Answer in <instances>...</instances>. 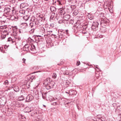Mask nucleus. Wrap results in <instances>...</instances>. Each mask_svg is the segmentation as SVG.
Instances as JSON below:
<instances>
[{"instance_id": "13", "label": "nucleus", "mask_w": 121, "mask_h": 121, "mask_svg": "<svg viewBox=\"0 0 121 121\" xmlns=\"http://www.w3.org/2000/svg\"><path fill=\"white\" fill-rule=\"evenodd\" d=\"M8 42H10V43H13L14 42L12 40V39L11 37H10L8 38Z\"/></svg>"}, {"instance_id": "9", "label": "nucleus", "mask_w": 121, "mask_h": 121, "mask_svg": "<svg viewBox=\"0 0 121 121\" xmlns=\"http://www.w3.org/2000/svg\"><path fill=\"white\" fill-rule=\"evenodd\" d=\"M14 91L16 92L18 91L19 90V87L17 86H14L13 88Z\"/></svg>"}, {"instance_id": "48", "label": "nucleus", "mask_w": 121, "mask_h": 121, "mask_svg": "<svg viewBox=\"0 0 121 121\" xmlns=\"http://www.w3.org/2000/svg\"><path fill=\"white\" fill-rule=\"evenodd\" d=\"M97 66H98L96 65V68L99 69L97 67Z\"/></svg>"}, {"instance_id": "37", "label": "nucleus", "mask_w": 121, "mask_h": 121, "mask_svg": "<svg viewBox=\"0 0 121 121\" xmlns=\"http://www.w3.org/2000/svg\"><path fill=\"white\" fill-rule=\"evenodd\" d=\"M21 118H22V119H24V118H25V119H26V117H25L24 116H22V115H21Z\"/></svg>"}, {"instance_id": "29", "label": "nucleus", "mask_w": 121, "mask_h": 121, "mask_svg": "<svg viewBox=\"0 0 121 121\" xmlns=\"http://www.w3.org/2000/svg\"><path fill=\"white\" fill-rule=\"evenodd\" d=\"M56 77V75L55 73H53L52 75V77L54 79H55Z\"/></svg>"}, {"instance_id": "23", "label": "nucleus", "mask_w": 121, "mask_h": 121, "mask_svg": "<svg viewBox=\"0 0 121 121\" xmlns=\"http://www.w3.org/2000/svg\"><path fill=\"white\" fill-rule=\"evenodd\" d=\"M49 82H50V83L51 84V86H52V88L54 86L55 83L52 81H50Z\"/></svg>"}, {"instance_id": "43", "label": "nucleus", "mask_w": 121, "mask_h": 121, "mask_svg": "<svg viewBox=\"0 0 121 121\" xmlns=\"http://www.w3.org/2000/svg\"><path fill=\"white\" fill-rule=\"evenodd\" d=\"M58 22L59 23H62V21H59Z\"/></svg>"}, {"instance_id": "7", "label": "nucleus", "mask_w": 121, "mask_h": 121, "mask_svg": "<svg viewBox=\"0 0 121 121\" xmlns=\"http://www.w3.org/2000/svg\"><path fill=\"white\" fill-rule=\"evenodd\" d=\"M13 35L15 38L17 39V32L16 30H15L13 31Z\"/></svg>"}, {"instance_id": "3", "label": "nucleus", "mask_w": 121, "mask_h": 121, "mask_svg": "<svg viewBox=\"0 0 121 121\" xmlns=\"http://www.w3.org/2000/svg\"><path fill=\"white\" fill-rule=\"evenodd\" d=\"M34 97L31 95H28L26 98V101L29 102L31 101L33 99Z\"/></svg>"}, {"instance_id": "5", "label": "nucleus", "mask_w": 121, "mask_h": 121, "mask_svg": "<svg viewBox=\"0 0 121 121\" xmlns=\"http://www.w3.org/2000/svg\"><path fill=\"white\" fill-rule=\"evenodd\" d=\"M70 18V15L69 14H66L64 16L63 18L66 21H68Z\"/></svg>"}, {"instance_id": "31", "label": "nucleus", "mask_w": 121, "mask_h": 121, "mask_svg": "<svg viewBox=\"0 0 121 121\" xmlns=\"http://www.w3.org/2000/svg\"><path fill=\"white\" fill-rule=\"evenodd\" d=\"M59 15L58 14L56 13L55 16V17L57 19H58L59 18Z\"/></svg>"}, {"instance_id": "4", "label": "nucleus", "mask_w": 121, "mask_h": 121, "mask_svg": "<svg viewBox=\"0 0 121 121\" xmlns=\"http://www.w3.org/2000/svg\"><path fill=\"white\" fill-rule=\"evenodd\" d=\"M30 45L27 44H25L23 48V50L26 51H30Z\"/></svg>"}, {"instance_id": "18", "label": "nucleus", "mask_w": 121, "mask_h": 121, "mask_svg": "<svg viewBox=\"0 0 121 121\" xmlns=\"http://www.w3.org/2000/svg\"><path fill=\"white\" fill-rule=\"evenodd\" d=\"M24 99L23 95H21L20 97H19L18 99L20 101L23 100H24Z\"/></svg>"}, {"instance_id": "42", "label": "nucleus", "mask_w": 121, "mask_h": 121, "mask_svg": "<svg viewBox=\"0 0 121 121\" xmlns=\"http://www.w3.org/2000/svg\"><path fill=\"white\" fill-rule=\"evenodd\" d=\"M0 10H4L3 8L0 6Z\"/></svg>"}, {"instance_id": "39", "label": "nucleus", "mask_w": 121, "mask_h": 121, "mask_svg": "<svg viewBox=\"0 0 121 121\" xmlns=\"http://www.w3.org/2000/svg\"><path fill=\"white\" fill-rule=\"evenodd\" d=\"M30 41L32 43L35 42L32 39H31V40H30Z\"/></svg>"}, {"instance_id": "60", "label": "nucleus", "mask_w": 121, "mask_h": 121, "mask_svg": "<svg viewBox=\"0 0 121 121\" xmlns=\"http://www.w3.org/2000/svg\"><path fill=\"white\" fill-rule=\"evenodd\" d=\"M56 3V1H55V2H54V3Z\"/></svg>"}, {"instance_id": "22", "label": "nucleus", "mask_w": 121, "mask_h": 121, "mask_svg": "<svg viewBox=\"0 0 121 121\" xmlns=\"http://www.w3.org/2000/svg\"><path fill=\"white\" fill-rule=\"evenodd\" d=\"M13 92H10L9 93V95L10 98L13 97Z\"/></svg>"}, {"instance_id": "46", "label": "nucleus", "mask_w": 121, "mask_h": 121, "mask_svg": "<svg viewBox=\"0 0 121 121\" xmlns=\"http://www.w3.org/2000/svg\"><path fill=\"white\" fill-rule=\"evenodd\" d=\"M63 10H60V12L61 13H62V12H63Z\"/></svg>"}, {"instance_id": "28", "label": "nucleus", "mask_w": 121, "mask_h": 121, "mask_svg": "<svg viewBox=\"0 0 121 121\" xmlns=\"http://www.w3.org/2000/svg\"><path fill=\"white\" fill-rule=\"evenodd\" d=\"M19 13L21 14H24L25 13V11L24 10H21L20 11Z\"/></svg>"}, {"instance_id": "20", "label": "nucleus", "mask_w": 121, "mask_h": 121, "mask_svg": "<svg viewBox=\"0 0 121 121\" xmlns=\"http://www.w3.org/2000/svg\"><path fill=\"white\" fill-rule=\"evenodd\" d=\"M29 16L27 15L23 17L24 19L26 21L28 20L29 18Z\"/></svg>"}, {"instance_id": "59", "label": "nucleus", "mask_w": 121, "mask_h": 121, "mask_svg": "<svg viewBox=\"0 0 121 121\" xmlns=\"http://www.w3.org/2000/svg\"><path fill=\"white\" fill-rule=\"evenodd\" d=\"M46 0V1H48V0Z\"/></svg>"}, {"instance_id": "38", "label": "nucleus", "mask_w": 121, "mask_h": 121, "mask_svg": "<svg viewBox=\"0 0 121 121\" xmlns=\"http://www.w3.org/2000/svg\"><path fill=\"white\" fill-rule=\"evenodd\" d=\"M73 21L72 20H71L70 21V24H73Z\"/></svg>"}, {"instance_id": "1", "label": "nucleus", "mask_w": 121, "mask_h": 121, "mask_svg": "<svg viewBox=\"0 0 121 121\" xmlns=\"http://www.w3.org/2000/svg\"><path fill=\"white\" fill-rule=\"evenodd\" d=\"M50 81V79L49 78H47L44 81V84L45 86L47 89H49L52 88V86H51V84L49 82Z\"/></svg>"}, {"instance_id": "61", "label": "nucleus", "mask_w": 121, "mask_h": 121, "mask_svg": "<svg viewBox=\"0 0 121 121\" xmlns=\"http://www.w3.org/2000/svg\"><path fill=\"white\" fill-rule=\"evenodd\" d=\"M39 36H40V37L41 36H39Z\"/></svg>"}, {"instance_id": "26", "label": "nucleus", "mask_w": 121, "mask_h": 121, "mask_svg": "<svg viewBox=\"0 0 121 121\" xmlns=\"http://www.w3.org/2000/svg\"><path fill=\"white\" fill-rule=\"evenodd\" d=\"M63 74L65 75H68L69 73L68 71H65L63 72Z\"/></svg>"}, {"instance_id": "51", "label": "nucleus", "mask_w": 121, "mask_h": 121, "mask_svg": "<svg viewBox=\"0 0 121 121\" xmlns=\"http://www.w3.org/2000/svg\"><path fill=\"white\" fill-rule=\"evenodd\" d=\"M61 64V63H60V64H58V65H60Z\"/></svg>"}, {"instance_id": "40", "label": "nucleus", "mask_w": 121, "mask_h": 121, "mask_svg": "<svg viewBox=\"0 0 121 121\" xmlns=\"http://www.w3.org/2000/svg\"><path fill=\"white\" fill-rule=\"evenodd\" d=\"M56 102H55L53 103H52L51 104L54 105H56Z\"/></svg>"}, {"instance_id": "47", "label": "nucleus", "mask_w": 121, "mask_h": 121, "mask_svg": "<svg viewBox=\"0 0 121 121\" xmlns=\"http://www.w3.org/2000/svg\"><path fill=\"white\" fill-rule=\"evenodd\" d=\"M83 33H84V34H86V33L87 32H83Z\"/></svg>"}, {"instance_id": "54", "label": "nucleus", "mask_w": 121, "mask_h": 121, "mask_svg": "<svg viewBox=\"0 0 121 121\" xmlns=\"http://www.w3.org/2000/svg\"><path fill=\"white\" fill-rule=\"evenodd\" d=\"M66 33H67V32L68 31V30H66Z\"/></svg>"}, {"instance_id": "16", "label": "nucleus", "mask_w": 121, "mask_h": 121, "mask_svg": "<svg viewBox=\"0 0 121 121\" xmlns=\"http://www.w3.org/2000/svg\"><path fill=\"white\" fill-rule=\"evenodd\" d=\"M35 77L34 76H30V77L29 80L31 82L32 81V80L35 79Z\"/></svg>"}, {"instance_id": "21", "label": "nucleus", "mask_w": 121, "mask_h": 121, "mask_svg": "<svg viewBox=\"0 0 121 121\" xmlns=\"http://www.w3.org/2000/svg\"><path fill=\"white\" fill-rule=\"evenodd\" d=\"M55 13H52L51 16L50 17V18L53 20V18L55 17Z\"/></svg>"}, {"instance_id": "11", "label": "nucleus", "mask_w": 121, "mask_h": 121, "mask_svg": "<svg viewBox=\"0 0 121 121\" xmlns=\"http://www.w3.org/2000/svg\"><path fill=\"white\" fill-rule=\"evenodd\" d=\"M10 17V19L12 20H14L16 19V17L13 15H11Z\"/></svg>"}, {"instance_id": "35", "label": "nucleus", "mask_w": 121, "mask_h": 121, "mask_svg": "<svg viewBox=\"0 0 121 121\" xmlns=\"http://www.w3.org/2000/svg\"><path fill=\"white\" fill-rule=\"evenodd\" d=\"M26 60L24 58H23L22 59V60L23 61V63H25V61H26Z\"/></svg>"}, {"instance_id": "32", "label": "nucleus", "mask_w": 121, "mask_h": 121, "mask_svg": "<svg viewBox=\"0 0 121 121\" xmlns=\"http://www.w3.org/2000/svg\"><path fill=\"white\" fill-rule=\"evenodd\" d=\"M8 84V82L7 80H6L4 82V84L6 85H7Z\"/></svg>"}, {"instance_id": "50", "label": "nucleus", "mask_w": 121, "mask_h": 121, "mask_svg": "<svg viewBox=\"0 0 121 121\" xmlns=\"http://www.w3.org/2000/svg\"><path fill=\"white\" fill-rule=\"evenodd\" d=\"M69 103H66V104H69Z\"/></svg>"}, {"instance_id": "14", "label": "nucleus", "mask_w": 121, "mask_h": 121, "mask_svg": "<svg viewBox=\"0 0 121 121\" xmlns=\"http://www.w3.org/2000/svg\"><path fill=\"white\" fill-rule=\"evenodd\" d=\"M10 12H7L5 13L4 14V15L5 16H6V17H8L9 16H10V15H9Z\"/></svg>"}, {"instance_id": "56", "label": "nucleus", "mask_w": 121, "mask_h": 121, "mask_svg": "<svg viewBox=\"0 0 121 121\" xmlns=\"http://www.w3.org/2000/svg\"><path fill=\"white\" fill-rule=\"evenodd\" d=\"M43 106L45 107H46V106L44 105H43Z\"/></svg>"}, {"instance_id": "52", "label": "nucleus", "mask_w": 121, "mask_h": 121, "mask_svg": "<svg viewBox=\"0 0 121 121\" xmlns=\"http://www.w3.org/2000/svg\"><path fill=\"white\" fill-rule=\"evenodd\" d=\"M59 3V4H61V3L60 2Z\"/></svg>"}, {"instance_id": "45", "label": "nucleus", "mask_w": 121, "mask_h": 121, "mask_svg": "<svg viewBox=\"0 0 121 121\" xmlns=\"http://www.w3.org/2000/svg\"><path fill=\"white\" fill-rule=\"evenodd\" d=\"M4 11V10H0V13L1 12H3Z\"/></svg>"}, {"instance_id": "12", "label": "nucleus", "mask_w": 121, "mask_h": 121, "mask_svg": "<svg viewBox=\"0 0 121 121\" xmlns=\"http://www.w3.org/2000/svg\"><path fill=\"white\" fill-rule=\"evenodd\" d=\"M78 13V10H77L76 9L74 10L73 14L74 15L76 16L77 14Z\"/></svg>"}, {"instance_id": "6", "label": "nucleus", "mask_w": 121, "mask_h": 121, "mask_svg": "<svg viewBox=\"0 0 121 121\" xmlns=\"http://www.w3.org/2000/svg\"><path fill=\"white\" fill-rule=\"evenodd\" d=\"M27 24L26 23H23L21 25V27L24 29H26L27 27Z\"/></svg>"}, {"instance_id": "10", "label": "nucleus", "mask_w": 121, "mask_h": 121, "mask_svg": "<svg viewBox=\"0 0 121 121\" xmlns=\"http://www.w3.org/2000/svg\"><path fill=\"white\" fill-rule=\"evenodd\" d=\"M50 9L52 12L56 11V8L54 6L51 7Z\"/></svg>"}, {"instance_id": "49", "label": "nucleus", "mask_w": 121, "mask_h": 121, "mask_svg": "<svg viewBox=\"0 0 121 121\" xmlns=\"http://www.w3.org/2000/svg\"><path fill=\"white\" fill-rule=\"evenodd\" d=\"M65 93H68V94H69V92H66V91L65 92Z\"/></svg>"}, {"instance_id": "2", "label": "nucleus", "mask_w": 121, "mask_h": 121, "mask_svg": "<svg viewBox=\"0 0 121 121\" xmlns=\"http://www.w3.org/2000/svg\"><path fill=\"white\" fill-rule=\"evenodd\" d=\"M98 24L97 22H94L91 26V28L92 29L93 31H95L97 30L98 28Z\"/></svg>"}, {"instance_id": "58", "label": "nucleus", "mask_w": 121, "mask_h": 121, "mask_svg": "<svg viewBox=\"0 0 121 121\" xmlns=\"http://www.w3.org/2000/svg\"><path fill=\"white\" fill-rule=\"evenodd\" d=\"M28 86H30V85H28Z\"/></svg>"}, {"instance_id": "53", "label": "nucleus", "mask_w": 121, "mask_h": 121, "mask_svg": "<svg viewBox=\"0 0 121 121\" xmlns=\"http://www.w3.org/2000/svg\"><path fill=\"white\" fill-rule=\"evenodd\" d=\"M42 29L43 30V29L44 30V29L43 28H42Z\"/></svg>"}, {"instance_id": "33", "label": "nucleus", "mask_w": 121, "mask_h": 121, "mask_svg": "<svg viewBox=\"0 0 121 121\" xmlns=\"http://www.w3.org/2000/svg\"><path fill=\"white\" fill-rule=\"evenodd\" d=\"M80 64V62L79 61H77V63L76 65H77L78 66Z\"/></svg>"}, {"instance_id": "15", "label": "nucleus", "mask_w": 121, "mask_h": 121, "mask_svg": "<svg viewBox=\"0 0 121 121\" xmlns=\"http://www.w3.org/2000/svg\"><path fill=\"white\" fill-rule=\"evenodd\" d=\"M30 50H32L33 49H34L35 48V46L33 44L30 45Z\"/></svg>"}, {"instance_id": "25", "label": "nucleus", "mask_w": 121, "mask_h": 121, "mask_svg": "<svg viewBox=\"0 0 121 121\" xmlns=\"http://www.w3.org/2000/svg\"><path fill=\"white\" fill-rule=\"evenodd\" d=\"M35 17L34 16H32L31 18L30 19L31 21L33 22L35 21Z\"/></svg>"}, {"instance_id": "55", "label": "nucleus", "mask_w": 121, "mask_h": 121, "mask_svg": "<svg viewBox=\"0 0 121 121\" xmlns=\"http://www.w3.org/2000/svg\"><path fill=\"white\" fill-rule=\"evenodd\" d=\"M0 104H1L0 102V106H0V105H1Z\"/></svg>"}, {"instance_id": "8", "label": "nucleus", "mask_w": 121, "mask_h": 121, "mask_svg": "<svg viewBox=\"0 0 121 121\" xmlns=\"http://www.w3.org/2000/svg\"><path fill=\"white\" fill-rule=\"evenodd\" d=\"M3 10L5 13L10 12V9L8 7H6Z\"/></svg>"}, {"instance_id": "34", "label": "nucleus", "mask_w": 121, "mask_h": 121, "mask_svg": "<svg viewBox=\"0 0 121 121\" xmlns=\"http://www.w3.org/2000/svg\"><path fill=\"white\" fill-rule=\"evenodd\" d=\"M39 84H40L39 82H38V83H37V84H35V86H36V87H38L39 85Z\"/></svg>"}, {"instance_id": "36", "label": "nucleus", "mask_w": 121, "mask_h": 121, "mask_svg": "<svg viewBox=\"0 0 121 121\" xmlns=\"http://www.w3.org/2000/svg\"><path fill=\"white\" fill-rule=\"evenodd\" d=\"M6 37V35H3L2 36V37L3 39H4Z\"/></svg>"}, {"instance_id": "27", "label": "nucleus", "mask_w": 121, "mask_h": 121, "mask_svg": "<svg viewBox=\"0 0 121 121\" xmlns=\"http://www.w3.org/2000/svg\"><path fill=\"white\" fill-rule=\"evenodd\" d=\"M35 27L34 28H33L32 29H31L30 30V32L31 33H33L35 29Z\"/></svg>"}, {"instance_id": "30", "label": "nucleus", "mask_w": 121, "mask_h": 121, "mask_svg": "<svg viewBox=\"0 0 121 121\" xmlns=\"http://www.w3.org/2000/svg\"><path fill=\"white\" fill-rule=\"evenodd\" d=\"M25 5H24V4L22 3L20 5V7L21 8H23L25 7Z\"/></svg>"}, {"instance_id": "17", "label": "nucleus", "mask_w": 121, "mask_h": 121, "mask_svg": "<svg viewBox=\"0 0 121 121\" xmlns=\"http://www.w3.org/2000/svg\"><path fill=\"white\" fill-rule=\"evenodd\" d=\"M39 35L36 36L35 37V40L36 41V42H38L40 40V39L39 38H38Z\"/></svg>"}, {"instance_id": "41", "label": "nucleus", "mask_w": 121, "mask_h": 121, "mask_svg": "<svg viewBox=\"0 0 121 121\" xmlns=\"http://www.w3.org/2000/svg\"><path fill=\"white\" fill-rule=\"evenodd\" d=\"M52 31H49L48 32V34H49V33H52Z\"/></svg>"}, {"instance_id": "19", "label": "nucleus", "mask_w": 121, "mask_h": 121, "mask_svg": "<svg viewBox=\"0 0 121 121\" xmlns=\"http://www.w3.org/2000/svg\"><path fill=\"white\" fill-rule=\"evenodd\" d=\"M88 18L90 20H92L93 19L94 17L93 16L90 15H88Z\"/></svg>"}, {"instance_id": "57", "label": "nucleus", "mask_w": 121, "mask_h": 121, "mask_svg": "<svg viewBox=\"0 0 121 121\" xmlns=\"http://www.w3.org/2000/svg\"><path fill=\"white\" fill-rule=\"evenodd\" d=\"M35 24H36V22H35Z\"/></svg>"}, {"instance_id": "44", "label": "nucleus", "mask_w": 121, "mask_h": 121, "mask_svg": "<svg viewBox=\"0 0 121 121\" xmlns=\"http://www.w3.org/2000/svg\"><path fill=\"white\" fill-rule=\"evenodd\" d=\"M31 110H30V111H26V112H31Z\"/></svg>"}, {"instance_id": "24", "label": "nucleus", "mask_w": 121, "mask_h": 121, "mask_svg": "<svg viewBox=\"0 0 121 121\" xmlns=\"http://www.w3.org/2000/svg\"><path fill=\"white\" fill-rule=\"evenodd\" d=\"M30 26L31 28H33L35 27L34 26L33 23L32 22L30 23Z\"/></svg>"}]
</instances>
